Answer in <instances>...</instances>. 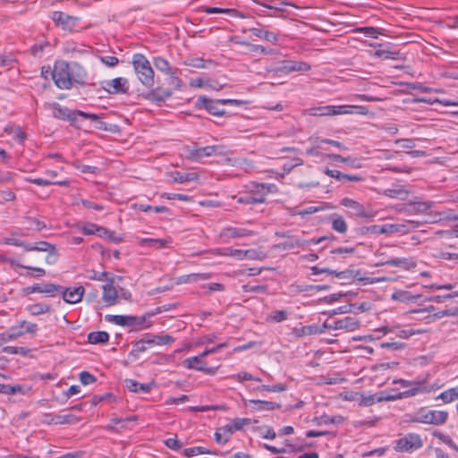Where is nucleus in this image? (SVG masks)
Segmentation results:
<instances>
[{"instance_id":"1","label":"nucleus","mask_w":458,"mask_h":458,"mask_svg":"<svg viewBox=\"0 0 458 458\" xmlns=\"http://www.w3.org/2000/svg\"><path fill=\"white\" fill-rule=\"evenodd\" d=\"M52 78L57 88L70 89L73 83H83L87 78V72L77 63L68 64L65 61H56L52 72Z\"/></svg>"},{"instance_id":"2","label":"nucleus","mask_w":458,"mask_h":458,"mask_svg":"<svg viewBox=\"0 0 458 458\" xmlns=\"http://www.w3.org/2000/svg\"><path fill=\"white\" fill-rule=\"evenodd\" d=\"M131 63L139 81L148 88L153 87L155 72L146 56L142 54H134Z\"/></svg>"},{"instance_id":"3","label":"nucleus","mask_w":458,"mask_h":458,"mask_svg":"<svg viewBox=\"0 0 458 458\" xmlns=\"http://www.w3.org/2000/svg\"><path fill=\"white\" fill-rule=\"evenodd\" d=\"M447 418L448 413L445 411L420 408L411 415L409 421L422 424L442 425L445 423Z\"/></svg>"},{"instance_id":"4","label":"nucleus","mask_w":458,"mask_h":458,"mask_svg":"<svg viewBox=\"0 0 458 458\" xmlns=\"http://www.w3.org/2000/svg\"><path fill=\"white\" fill-rule=\"evenodd\" d=\"M340 205L350 210L349 216L363 218L369 221L373 220L378 213L377 210L367 208L355 199L347 197L340 200Z\"/></svg>"},{"instance_id":"5","label":"nucleus","mask_w":458,"mask_h":458,"mask_svg":"<svg viewBox=\"0 0 458 458\" xmlns=\"http://www.w3.org/2000/svg\"><path fill=\"white\" fill-rule=\"evenodd\" d=\"M394 449L398 453H413L423 446V440L417 433H408L394 441Z\"/></svg>"},{"instance_id":"6","label":"nucleus","mask_w":458,"mask_h":458,"mask_svg":"<svg viewBox=\"0 0 458 458\" xmlns=\"http://www.w3.org/2000/svg\"><path fill=\"white\" fill-rule=\"evenodd\" d=\"M411 314L419 315L418 318H416L417 320L423 321L426 324H431L439 318L452 315V312L449 310L437 311L436 307L430 305L423 309L412 310L407 312V315Z\"/></svg>"},{"instance_id":"7","label":"nucleus","mask_w":458,"mask_h":458,"mask_svg":"<svg viewBox=\"0 0 458 458\" xmlns=\"http://www.w3.org/2000/svg\"><path fill=\"white\" fill-rule=\"evenodd\" d=\"M256 204L264 203L269 193L277 191L276 185L273 183H251L247 187Z\"/></svg>"},{"instance_id":"8","label":"nucleus","mask_w":458,"mask_h":458,"mask_svg":"<svg viewBox=\"0 0 458 458\" xmlns=\"http://www.w3.org/2000/svg\"><path fill=\"white\" fill-rule=\"evenodd\" d=\"M206 356H202V352L197 356L187 358L183 360V366L188 369H194L201 371L207 375H215L217 371V367H208L206 360Z\"/></svg>"},{"instance_id":"9","label":"nucleus","mask_w":458,"mask_h":458,"mask_svg":"<svg viewBox=\"0 0 458 458\" xmlns=\"http://www.w3.org/2000/svg\"><path fill=\"white\" fill-rule=\"evenodd\" d=\"M51 19L57 26L61 27L63 30L70 31L76 29L79 21L78 17L57 11L52 13Z\"/></svg>"},{"instance_id":"10","label":"nucleus","mask_w":458,"mask_h":458,"mask_svg":"<svg viewBox=\"0 0 458 458\" xmlns=\"http://www.w3.org/2000/svg\"><path fill=\"white\" fill-rule=\"evenodd\" d=\"M102 88L109 94H124L129 90V81L123 77L104 81Z\"/></svg>"},{"instance_id":"11","label":"nucleus","mask_w":458,"mask_h":458,"mask_svg":"<svg viewBox=\"0 0 458 458\" xmlns=\"http://www.w3.org/2000/svg\"><path fill=\"white\" fill-rule=\"evenodd\" d=\"M58 292L62 293L63 299L69 304H77L82 301L85 289L82 285L64 288L60 286Z\"/></svg>"},{"instance_id":"12","label":"nucleus","mask_w":458,"mask_h":458,"mask_svg":"<svg viewBox=\"0 0 458 458\" xmlns=\"http://www.w3.org/2000/svg\"><path fill=\"white\" fill-rule=\"evenodd\" d=\"M417 226L418 225L413 221H408L406 224H386L382 225V234H405L417 228Z\"/></svg>"},{"instance_id":"13","label":"nucleus","mask_w":458,"mask_h":458,"mask_svg":"<svg viewBox=\"0 0 458 458\" xmlns=\"http://www.w3.org/2000/svg\"><path fill=\"white\" fill-rule=\"evenodd\" d=\"M225 154V148L222 145H212L207 147H198L195 152L196 162H201L206 157L214 156H222Z\"/></svg>"},{"instance_id":"14","label":"nucleus","mask_w":458,"mask_h":458,"mask_svg":"<svg viewBox=\"0 0 458 458\" xmlns=\"http://www.w3.org/2000/svg\"><path fill=\"white\" fill-rule=\"evenodd\" d=\"M423 387L420 384H416V386L411 390H407L402 393H395L393 396H386V392L377 393L376 395V403L384 401H394L404 397L414 396L415 394L421 393Z\"/></svg>"},{"instance_id":"15","label":"nucleus","mask_w":458,"mask_h":458,"mask_svg":"<svg viewBox=\"0 0 458 458\" xmlns=\"http://www.w3.org/2000/svg\"><path fill=\"white\" fill-rule=\"evenodd\" d=\"M324 327L334 330L344 329L348 332H353L360 327V322L354 317H344L341 319L334 320L328 326L325 325Z\"/></svg>"},{"instance_id":"16","label":"nucleus","mask_w":458,"mask_h":458,"mask_svg":"<svg viewBox=\"0 0 458 458\" xmlns=\"http://www.w3.org/2000/svg\"><path fill=\"white\" fill-rule=\"evenodd\" d=\"M310 69V65L302 61L285 60L283 61L281 65L276 71L290 73L292 72H308Z\"/></svg>"},{"instance_id":"17","label":"nucleus","mask_w":458,"mask_h":458,"mask_svg":"<svg viewBox=\"0 0 458 458\" xmlns=\"http://www.w3.org/2000/svg\"><path fill=\"white\" fill-rule=\"evenodd\" d=\"M252 232L241 227H226L220 233L219 238L223 242H227L231 239L242 238L251 235Z\"/></svg>"},{"instance_id":"18","label":"nucleus","mask_w":458,"mask_h":458,"mask_svg":"<svg viewBox=\"0 0 458 458\" xmlns=\"http://www.w3.org/2000/svg\"><path fill=\"white\" fill-rule=\"evenodd\" d=\"M106 282V283L102 286V299L108 306H112L116 303L118 293L116 289L113 285V280L108 279V281Z\"/></svg>"},{"instance_id":"19","label":"nucleus","mask_w":458,"mask_h":458,"mask_svg":"<svg viewBox=\"0 0 458 458\" xmlns=\"http://www.w3.org/2000/svg\"><path fill=\"white\" fill-rule=\"evenodd\" d=\"M391 265L400 267L404 270H411L416 267V262L411 259L407 258H394L386 261H381L377 266Z\"/></svg>"},{"instance_id":"20","label":"nucleus","mask_w":458,"mask_h":458,"mask_svg":"<svg viewBox=\"0 0 458 458\" xmlns=\"http://www.w3.org/2000/svg\"><path fill=\"white\" fill-rule=\"evenodd\" d=\"M214 254L220 256H230L238 260H242L246 258V256L251 253L250 250H238L233 248H219L213 251Z\"/></svg>"},{"instance_id":"21","label":"nucleus","mask_w":458,"mask_h":458,"mask_svg":"<svg viewBox=\"0 0 458 458\" xmlns=\"http://www.w3.org/2000/svg\"><path fill=\"white\" fill-rule=\"evenodd\" d=\"M23 335L22 328L19 327V326H13L10 327L8 330L0 334V346L4 345L8 342H13L17 340L19 337Z\"/></svg>"},{"instance_id":"22","label":"nucleus","mask_w":458,"mask_h":458,"mask_svg":"<svg viewBox=\"0 0 458 458\" xmlns=\"http://www.w3.org/2000/svg\"><path fill=\"white\" fill-rule=\"evenodd\" d=\"M153 64L157 71L168 75L171 78H176V71L170 66L168 61L164 57H154Z\"/></svg>"},{"instance_id":"23","label":"nucleus","mask_w":458,"mask_h":458,"mask_svg":"<svg viewBox=\"0 0 458 458\" xmlns=\"http://www.w3.org/2000/svg\"><path fill=\"white\" fill-rule=\"evenodd\" d=\"M293 335L297 337L322 334L324 330L318 325H309L293 328Z\"/></svg>"},{"instance_id":"24","label":"nucleus","mask_w":458,"mask_h":458,"mask_svg":"<svg viewBox=\"0 0 458 458\" xmlns=\"http://www.w3.org/2000/svg\"><path fill=\"white\" fill-rule=\"evenodd\" d=\"M168 175L173 179L174 182L178 183L194 182L199 179V174L195 172L181 173L179 171H172L168 173Z\"/></svg>"},{"instance_id":"25","label":"nucleus","mask_w":458,"mask_h":458,"mask_svg":"<svg viewBox=\"0 0 458 458\" xmlns=\"http://www.w3.org/2000/svg\"><path fill=\"white\" fill-rule=\"evenodd\" d=\"M105 319L109 323L124 327L133 325L136 318L124 315H106Z\"/></svg>"},{"instance_id":"26","label":"nucleus","mask_w":458,"mask_h":458,"mask_svg":"<svg viewBox=\"0 0 458 458\" xmlns=\"http://www.w3.org/2000/svg\"><path fill=\"white\" fill-rule=\"evenodd\" d=\"M382 194L392 199H399L403 200L409 195V191L403 186L394 185L392 188L384 190Z\"/></svg>"},{"instance_id":"27","label":"nucleus","mask_w":458,"mask_h":458,"mask_svg":"<svg viewBox=\"0 0 458 458\" xmlns=\"http://www.w3.org/2000/svg\"><path fill=\"white\" fill-rule=\"evenodd\" d=\"M199 102L211 114L214 115H222L224 111L219 108V102L215 101L205 97H200Z\"/></svg>"},{"instance_id":"28","label":"nucleus","mask_w":458,"mask_h":458,"mask_svg":"<svg viewBox=\"0 0 458 458\" xmlns=\"http://www.w3.org/2000/svg\"><path fill=\"white\" fill-rule=\"evenodd\" d=\"M125 386L133 393H149L153 388V384H141L134 379H126Z\"/></svg>"},{"instance_id":"29","label":"nucleus","mask_w":458,"mask_h":458,"mask_svg":"<svg viewBox=\"0 0 458 458\" xmlns=\"http://www.w3.org/2000/svg\"><path fill=\"white\" fill-rule=\"evenodd\" d=\"M31 293H47L50 296H55V293L59 291L60 286L54 284H35L30 288Z\"/></svg>"},{"instance_id":"30","label":"nucleus","mask_w":458,"mask_h":458,"mask_svg":"<svg viewBox=\"0 0 458 458\" xmlns=\"http://www.w3.org/2000/svg\"><path fill=\"white\" fill-rule=\"evenodd\" d=\"M140 246L154 247L157 249H162L167 247L171 243L170 239H151V238H141L138 240Z\"/></svg>"},{"instance_id":"31","label":"nucleus","mask_w":458,"mask_h":458,"mask_svg":"<svg viewBox=\"0 0 458 458\" xmlns=\"http://www.w3.org/2000/svg\"><path fill=\"white\" fill-rule=\"evenodd\" d=\"M367 114L368 109L363 106L343 105L337 106V114Z\"/></svg>"},{"instance_id":"32","label":"nucleus","mask_w":458,"mask_h":458,"mask_svg":"<svg viewBox=\"0 0 458 458\" xmlns=\"http://www.w3.org/2000/svg\"><path fill=\"white\" fill-rule=\"evenodd\" d=\"M248 403L251 405V409L254 411H273L276 407H279V405H276V403L268 401H261V400H249Z\"/></svg>"},{"instance_id":"33","label":"nucleus","mask_w":458,"mask_h":458,"mask_svg":"<svg viewBox=\"0 0 458 458\" xmlns=\"http://www.w3.org/2000/svg\"><path fill=\"white\" fill-rule=\"evenodd\" d=\"M420 295H413L408 291L398 290L392 294V299L403 303L415 302Z\"/></svg>"},{"instance_id":"34","label":"nucleus","mask_w":458,"mask_h":458,"mask_svg":"<svg viewBox=\"0 0 458 458\" xmlns=\"http://www.w3.org/2000/svg\"><path fill=\"white\" fill-rule=\"evenodd\" d=\"M148 345H168L174 342V338L169 335H146Z\"/></svg>"},{"instance_id":"35","label":"nucleus","mask_w":458,"mask_h":458,"mask_svg":"<svg viewBox=\"0 0 458 458\" xmlns=\"http://www.w3.org/2000/svg\"><path fill=\"white\" fill-rule=\"evenodd\" d=\"M233 431L229 424H226L223 427H220L216 432H215V439L218 444H225L230 439L231 436L233 435Z\"/></svg>"},{"instance_id":"36","label":"nucleus","mask_w":458,"mask_h":458,"mask_svg":"<svg viewBox=\"0 0 458 458\" xmlns=\"http://www.w3.org/2000/svg\"><path fill=\"white\" fill-rule=\"evenodd\" d=\"M109 340V335L105 331L91 332L88 335V341L89 344H106Z\"/></svg>"},{"instance_id":"37","label":"nucleus","mask_w":458,"mask_h":458,"mask_svg":"<svg viewBox=\"0 0 458 458\" xmlns=\"http://www.w3.org/2000/svg\"><path fill=\"white\" fill-rule=\"evenodd\" d=\"M250 31L256 37H259L260 38H264V39H266L268 42L275 43V42H276L278 40V36L276 33L272 32V31L263 30L259 29V28H252V29H250Z\"/></svg>"},{"instance_id":"38","label":"nucleus","mask_w":458,"mask_h":458,"mask_svg":"<svg viewBox=\"0 0 458 458\" xmlns=\"http://www.w3.org/2000/svg\"><path fill=\"white\" fill-rule=\"evenodd\" d=\"M437 399L442 400L445 403H450L458 399V386L442 392Z\"/></svg>"},{"instance_id":"39","label":"nucleus","mask_w":458,"mask_h":458,"mask_svg":"<svg viewBox=\"0 0 458 458\" xmlns=\"http://www.w3.org/2000/svg\"><path fill=\"white\" fill-rule=\"evenodd\" d=\"M54 245L47 242H39L37 244L28 243L26 245L27 251H44L47 252L49 250H54Z\"/></svg>"},{"instance_id":"40","label":"nucleus","mask_w":458,"mask_h":458,"mask_svg":"<svg viewBox=\"0 0 458 458\" xmlns=\"http://www.w3.org/2000/svg\"><path fill=\"white\" fill-rule=\"evenodd\" d=\"M326 239H327L326 236H322V237H319L318 239H311L310 241H304V240H301V239H294V240H293L288 244V246L291 247V248H294V247H303L305 245H310V244H319L320 242H322Z\"/></svg>"},{"instance_id":"41","label":"nucleus","mask_w":458,"mask_h":458,"mask_svg":"<svg viewBox=\"0 0 458 458\" xmlns=\"http://www.w3.org/2000/svg\"><path fill=\"white\" fill-rule=\"evenodd\" d=\"M332 228L340 233H344L347 231V224L341 216H335L332 220Z\"/></svg>"},{"instance_id":"42","label":"nucleus","mask_w":458,"mask_h":458,"mask_svg":"<svg viewBox=\"0 0 458 458\" xmlns=\"http://www.w3.org/2000/svg\"><path fill=\"white\" fill-rule=\"evenodd\" d=\"M375 56L382 59L396 60L399 56V53L389 49H378L375 52Z\"/></svg>"},{"instance_id":"43","label":"nucleus","mask_w":458,"mask_h":458,"mask_svg":"<svg viewBox=\"0 0 458 458\" xmlns=\"http://www.w3.org/2000/svg\"><path fill=\"white\" fill-rule=\"evenodd\" d=\"M147 341H148V339L145 336V337L141 338L140 340L135 342L133 344V347H132L131 353L134 354V355H138L140 352H144L148 349V346H149L148 344Z\"/></svg>"},{"instance_id":"44","label":"nucleus","mask_w":458,"mask_h":458,"mask_svg":"<svg viewBox=\"0 0 458 458\" xmlns=\"http://www.w3.org/2000/svg\"><path fill=\"white\" fill-rule=\"evenodd\" d=\"M208 62L210 63V61H206L202 58H199V57H192V58H188L186 59L183 64L187 66H191V67H193V68H197V69H203L206 67V63Z\"/></svg>"},{"instance_id":"45","label":"nucleus","mask_w":458,"mask_h":458,"mask_svg":"<svg viewBox=\"0 0 458 458\" xmlns=\"http://www.w3.org/2000/svg\"><path fill=\"white\" fill-rule=\"evenodd\" d=\"M204 454H210V452L202 446H194L183 450V454L186 457H193Z\"/></svg>"},{"instance_id":"46","label":"nucleus","mask_w":458,"mask_h":458,"mask_svg":"<svg viewBox=\"0 0 458 458\" xmlns=\"http://www.w3.org/2000/svg\"><path fill=\"white\" fill-rule=\"evenodd\" d=\"M250 423V419L237 418L229 423V426L231 427L233 433H234L235 431L242 429L244 426L249 425Z\"/></svg>"},{"instance_id":"47","label":"nucleus","mask_w":458,"mask_h":458,"mask_svg":"<svg viewBox=\"0 0 458 458\" xmlns=\"http://www.w3.org/2000/svg\"><path fill=\"white\" fill-rule=\"evenodd\" d=\"M3 352L7 354H21L22 356H26L30 352V350L25 347L4 346L3 347Z\"/></svg>"},{"instance_id":"48","label":"nucleus","mask_w":458,"mask_h":458,"mask_svg":"<svg viewBox=\"0 0 458 458\" xmlns=\"http://www.w3.org/2000/svg\"><path fill=\"white\" fill-rule=\"evenodd\" d=\"M18 326H19V327L22 328L23 335H25V334L34 335L38 330L37 324L28 322L26 320L21 321Z\"/></svg>"},{"instance_id":"49","label":"nucleus","mask_w":458,"mask_h":458,"mask_svg":"<svg viewBox=\"0 0 458 458\" xmlns=\"http://www.w3.org/2000/svg\"><path fill=\"white\" fill-rule=\"evenodd\" d=\"M27 181H29L31 183L39 185V186H47V185H51V184L66 185V182H64V181H63V182H51L49 180H46V179H43V178H33V179L32 178H29V179H27Z\"/></svg>"},{"instance_id":"50","label":"nucleus","mask_w":458,"mask_h":458,"mask_svg":"<svg viewBox=\"0 0 458 458\" xmlns=\"http://www.w3.org/2000/svg\"><path fill=\"white\" fill-rule=\"evenodd\" d=\"M306 113L312 116L328 115V106L313 107L306 110Z\"/></svg>"},{"instance_id":"51","label":"nucleus","mask_w":458,"mask_h":458,"mask_svg":"<svg viewBox=\"0 0 458 458\" xmlns=\"http://www.w3.org/2000/svg\"><path fill=\"white\" fill-rule=\"evenodd\" d=\"M1 243L7 244V245H14L24 248L26 250V245H28V242H25L21 241V239L15 238V237H5L1 240Z\"/></svg>"},{"instance_id":"52","label":"nucleus","mask_w":458,"mask_h":458,"mask_svg":"<svg viewBox=\"0 0 458 458\" xmlns=\"http://www.w3.org/2000/svg\"><path fill=\"white\" fill-rule=\"evenodd\" d=\"M10 264L15 269H16V267H21V268H26V269L33 270V271H35L37 273L36 276H43L46 274L45 269H43L41 267H33L23 266V265L19 264L15 260H10Z\"/></svg>"},{"instance_id":"53","label":"nucleus","mask_w":458,"mask_h":458,"mask_svg":"<svg viewBox=\"0 0 458 458\" xmlns=\"http://www.w3.org/2000/svg\"><path fill=\"white\" fill-rule=\"evenodd\" d=\"M30 310L32 315H40L47 313L50 310V306L47 304H35L30 308Z\"/></svg>"},{"instance_id":"54","label":"nucleus","mask_w":458,"mask_h":458,"mask_svg":"<svg viewBox=\"0 0 458 458\" xmlns=\"http://www.w3.org/2000/svg\"><path fill=\"white\" fill-rule=\"evenodd\" d=\"M99 225L92 223H87L81 227V231L85 235L96 234L98 232Z\"/></svg>"},{"instance_id":"55","label":"nucleus","mask_w":458,"mask_h":458,"mask_svg":"<svg viewBox=\"0 0 458 458\" xmlns=\"http://www.w3.org/2000/svg\"><path fill=\"white\" fill-rule=\"evenodd\" d=\"M358 403L361 406H370L376 403V395L374 394H367L364 395L360 394V398Z\"/></svg>"},{"instance_id":"56","label":"nucleus","mask_w":458,"mask_h":458,"mask_svg":"<svg viewBox=\"0 0 458 458\" xmlns=\"http://www.w3.org/2000/svg\"><path fill=\"white\" fill-rule=\"evenodd\" d=\"M108 274L106 272H98L95 270L89 271L87 277L90 280H97L101 282L108 281Z\"/></svg>"},{"instance_id":"57","label":"nucleus","mask_w":458,"mask_h":458,"mask_svg":"<svg viewBox=\"0 0 458 458\" xmlns=\"http://www.w3.org/2000/svg\"><path fill=\"white\" fill-rule=\"evenodd\" d=\"M196 150H197V145L195 143H193L192 145L184 146L183 147V155L185 156V157L187 159L196 162V157H194Z\"/></svg>"},{"instance_id":"58","label":"nucleus","mask_w":458,"mask_h":458,"mask_svg":"<svg viewBox=\"0 0 458 458\" xmlns=\"http://www.w3.org/2000/svg\"><path fill=\"white\" fill-rule=\"evenodd\" d=\"M161 197L165 198L166 199H179L182 201H191V198L190 196L185 195V194H179V193L165 192V193L161 194Z\"/></svg>"},{"instance_id":"59","label":"nucleus","mask_w":458,"mask_h":458,"mask_svg":"<svg viewBox=\"0 0 458 458\" xmlns=\"http://www.w3.org/2000/svg\"><path fill=\"white\" fill-rule=\"evenodd\" d=\"M259 390L269 391V392H283L286 390V386L283 384H276L273 386L262 385L258 387Z\"/></svg>"},{"instance_id":"60","label":"nucleus","mask_w":458,"mask_h":458,"mask_svg":"<svg viewBox=\"0 0 458 458\" xmlns=\"http://www.w3.org/2000/svg\"><path fill=\"white\" fill-rule=\"evenodd\" d=\"M422 333L421 330L415 331L413 329H400L395 332L397 337L402 339H407L415 334Z\"/></svg>"},{"instance_id":"61","label":"nucleus","mask_w":458,"mask_h":458,"mask_svg":"<svg viewBox=\"0 0 458 458\" xmlns=\"http://www.w3.org/2000/svg\"><path fill=\"white\" fill-rule=\"evenodd\" d=\"M259 433L263 438L267 439H274L276 436L275 430L268 426L262 427L259 429Z\"/></svg>"},{"instance_id":"62","label":"nucleus","mask_w":458,"mask_h":458,"mask_svg":"<svg viewBox=\"0 0 458 458\" xmlns=\"http://www.w3.org/2000/svg\"><path fill=\"white\" fill-rule=\"evenodd\" d=\"M73 416L72 415H57L55 416L52 420V421L55 424H69L72 421Z\"/></svg>"},{"instance_id":"63","label":"nucleus","mask_w":458,"mask_h":458,"mask_svg":"<svg viewBox=\"0 0 458 458\" xmlns=\"http://www.w3.org/2000/svg\"><path fill=\"white\" fill-rule=\"evenodd\" d=\"M80 380L83 385H89L96 381V377L88 371L80 374Z\"/></svg>"},{"instance_id":"64","label":"nucleus","mask_w":458,"mask_h":458,"mask_svg":"<svg viewBox=\"0 0 458 458\" xmlns=\"http://www.w3.org/2000/svg\"><path fill=\"white\" fill-rule=\"evenodd\" d=\"M100 61L107 67H114L119 63L118 58L112 55L102 56Z\"/></svg>"}]
</instances>
